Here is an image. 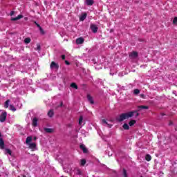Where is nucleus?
Here are the masks:
<instances>
[{"label":"nucleus","instance_id":"18","mask_svg":"<svg viewBox=\"0 0 177 177\" xmlns=\"http://www.w3.org/2000/svg\"><path fill=\"white\" fill-rule=\"evenodd\" d=\"M53 110H50L49 111H48V117H50V118H52V117H53Z\"/></svg>","mask_w":177,"mask_h":177},{"label":"nucleus","instance_id":"17","mask_svg":"<svg viewBox=\"0 0 177 177\" xmlns=\"http://www.w3.org/2000/svg\"><path fill=\"white\" fill-rule=\"evenodd\" d=\"M25 44H30L31 42V39L30 37H27L24 39Z\"/></svg>","mask_w":177,"mask_h":177},{"label":"nucleus","instance_id":"40","mask_svg":"<svg viewBox=\"0 0 177 177\" xmlns=\"http://www.w3.org/2000/svg\"><path fill=\"white\" fill-rule=\"evenodd\" d=\"M34 139H35V140H37V137H35Z\"/></svg>","mask_w":177,"mask_h":177},{"label":"nucleus","instance_id":"32","mask_svg":"<svg viewBox=\"0 0 177 177\" xmlns=\"http://www.w3.org/2000/svg\"><path fill=\"white\" fill-rule=\"evenodd\" d=\"M35 50H41V45L37 44V48H35Z\"/></svg>","mask_w":177,"mask_h":177},{"label":"nucleus","instance_id":"19","mask_svg":"<svg viewBox=\"0 0 177 177\" xmlns=\"http://www.w3.org/2000/svg\"><path fill=\"white\" fill-rule=\"evenodd\" d=\"M102 124H106L109 128H111V124H109L106 120H102Z\"/></svg>","mask_w":177,"mask_h":177},{"label":"nucleus","instance_id":"9","mask_svg":"<svg viewBox=\"0 0 177 177\" xmlns=\"http://www.w3.org/2000/svg\"><path fill=\"white\" fill-rule=\"evenodd\" d=\"M29 145V148L31 149V150H35V147H37V145L35 143H30L28 144Z\"/></svg>","mask_w":177,"mask_h":177},{"label":"nucleus","instance_id":"5","mask_svg":"<svg viewBox=\"0 0 177 177\" xmlns=\"http://www.w3.org/2000/svg\"><path fill=\"white\" fill-rule=\"evenodd\" d=\"M32 127H38V119L35 118L32 122Z\"/></svg>","mask_w":177,"mask_h":177},{"label":"nucleus","instance_id":"26","mask_svg":"<svg viewBox=\"0 0 177 177\" xmlns=\"http://www.w3.org/2000/svg\"><path fill=\"white\" fill-rule=\"evenodd\" d=\"M138 109H140L141 110H142V109L147 110V109H149V106H138Z\"/></svg>","mask_w":177,"mask_h":177},{"label":"nucleus","instance_id":"22","mask_svg":"<svg viewBox=\"0 0 177 177\" xmlns=\"http://www.w3.org/2000/svg\"><path fill=\"white\" fill-rule=\"evenodd\" d=\"M10 100H7L5 102V105L4 106L6 107V109H8V107H9V103H10Z\"/></svg>","mask_w":177,"mask_h":177},{"label":"nucleus","instance_id":"33","mask_svg":"<svg viewBox=\"0 0 177 177\" xmlns=\"http://www.w3.org/2000/svg\"><path fill=\"white\" fill-rule=\"evenodd\" d=\"M173 24H177V17H174V20H173Z\"/></svg>","mask_w":177,"mask_h":177},{"label":"nucleus","instance_id":"28","mask_svg":"<svg viewBox=\"0 0 177 177\" xmlns=\"http://www.w3.org/2000/svg\"><path fill=\"white\" fill-rule=\"evenodd\" d=\"M133 93L134 95H139V93H140V91H139V89H135Z\"/></svg>","mask_w":177,"mask_h":177},{"label":"nucleus","instance_id":"31","mask_svg":"<svg viewBox=\"0 0 177 177\" xmlns=\"http://www.w3.org/2000/svg\"><path fill=\"white\" fill-rule=\"evenodd\" d=\"M85 164H86V160H85V159H82L81 160V165L84 166Z\"/></svg>","mask_w":177,"mask_h":177},{"label":"nucleus","instance_id":"27","mask_svg":"<svg viewBox=\"0 0 177 177\" xmlns=\"http://www.w3.org/2000/svg\"><path fill=\"white\" fill-rule=\"evenodd\" d=\"M123 128L126 130L129 129V125H128V124L125 123L123 124Z\"/></svg>","mask_w":177,"mask_h":177},{"label":"nucleus","instance_id":"14","mask_svg":"<svg viewBox=\"0 0 177 177\" xmlns=\"http://www.w3.org/2000/svg\"><path fill=\"white\" fill-rule=\"evenodd\" d=\"M80 149H82L83 153H88V149H86V147H85L84 145H81Z\"/></svg>","mask_w":177,"mask_h":177},{"label":"nucleus","instance_id":"15","mask_svg":"<svg viewBox=\"0 0 177 177\" xmlns=\"http://www.w3.org/2000/svg\"><path fill=\"white\" fill-rule=\"evenodd\" d=\"M32 140V137L31 136H28L26 138V145H29L30 143H31V141Z\"/></svg>","mask_w":177,"mask_h":177},{"label":"nucleus","instance_id":"4","mask_svg":"<svg viewBox=\"0 0 177 177\" xmlns=\"http://www.w3.org/2000/svg\"><path fill=\"white\" fill-rule=\"evenodd\" d=\"M86 16H88L86 12L82 14V15L80 17V21H84V20L86 19Z\"/></svg>","mask_w":177,"mask_h":177},{"label":"nucleus","instance_id":"2","mask_svg":"<svg viewBox=\"0 0 177 177\" xmlns=\"http://www.w3.org/2000/svg\"><path fill=\"white\" fill-rule=\"evenodd\" d=\"M6 115H7L6 112H3V113H1V115H0L1 122H5V121H6Z\"/></svg>","mask_w":177,"mask_h":177},{"label":"nucleus","instance_id":"1","mask_svg":"<svg viewBox=\"0 0 177 177\" xmlns=\"http://www.w3.org/2000/svg\"><path fill=\"white\" fill-rule=\"evenodd\" d=\"M135 113H136V117H138L139 115V113L136 111L122 113L118 118V121L121 122L124 121V120L131 118V117H133Z\"/></svg>","mask_w":177,"mask_h":177},{"label":"nucleus","instance_id":"10","mask_svg":"<svg viewBox=\"0 0 177 177\" xmlns=\"http://www.w3.org/2000/svg\"><path fill=\"white\" fill-rule=\"evenodd\" d=\"M85 3L87 4L88 6H92L93 5V0H86Z\"/></svg>","mask_w":177,"mask_h":177},{"label":"nucleus","instance_id":"20","mask_svg":"<svg viewBox=\"0 0 177 177\" xmlns=\"http://www.w3.org/2000/svg\"><path fill=\"white\" fill-rule=\"evenodd\" d=\"M135 124H136V120H131L129 122V125L130 127H133V125H135Z\"/></svg>","mask_w":177,"mask_h":177},{"label":"nucleus","instance_id":"21","mask_svg":"<svg viewBox=\"0 0 177 177\" xmlns=\"http://www.w3.org/2000/svg\"><path fill=\"white\" fill-rule=\"evenodd\" d=\"M71 88H74V89H78V86L75 83H72L71 84Z\"/></svg>","mask_w":177,"mask_h":177},{"label":"nucleus","instance_id":"3","mask_svg":"<svg viewBox=\"0 0 177 177\" xmlns=\"http://www.w3.org/2000/svg\"><path fill=\"white\" fill-rule=\"evenodd\" d=\"M90 28L91 29V31L94 33H96L97 32V30H98V28L96 25L95 24H91V26H90Z\"/></svg>","mask_w":177,"mask_h":177},{"label":"nucleus","instance_id":"23","mask_svg":"<svg viewBox=\"0 0 177 177\" xmlns=\"http://www.w3.org/2000/svg\"><path fill=\"white\" fill-rule=\"evenodd\" d=\"M75 174H76V175H81V174H82L81 169H80L78 168L75 169Z\"/></svg>","mask_w":177,"mask_h":177},{"label":"nucleus","instance_id":"35","mask_svg":"<svg viewBox=\"0 0 177 177\" xmlns=\"http://www.w3.org/2000/svg\"><path fill=\"white\" fill-rule=\"evenodd\" d=\"M62 60H64L66 59V55H62Z\"/></svg>","mask_w":177,"mask_h":177},{"label":"nucleus","instance_id":"24","mask_svg":"<svg viewBox=\"0 0 177 177\" xmlns=\"http://www.w3.org/2000/svg\"><path fill=\"white\" fill-rule=\"evenodd\" d=\"M6 154H9V156H12V151L9 149H6Z\"/></svg>","mask_w":177,"mask_h":177},{"label":"nucleus","instance_id":"6","mask_svg":"<svg viewBox=\"0 0 177 177\" xmlns=\"http://www.w3.org/2000/svg\"><path fill=\"white\" fill-rule=\"evenodd\" d=\"M50 68H59V65L56 64L55 62H52L50 64Z\"/></svg>","mask_w":177,"mask_h":177},{"label":"nucleus","instance_id":"12","mask_svg":"<svg viewBox=\"0 0 177 177\" xmlns=\"http://www.w3.org/2000/svg\"><path fill=\"white\" fill-rule=\"evenodd\" d=\"M87 99L88 102L91 103V104H93V103H95V102L93 101V98L90 95H87Z\"/></svg>","mask_w":177,"mask_h":177},{"label":"nucleus","instance_id":"13","mask_svg":"<svg viewBox=\"0 0 177 177\" xmlns=\"http://www.w3.org/2000/svg\"><path fill=\"white\" fill-rule=\"evenodd\" d=\"M130 57H132L133 59H136V57H138V53L135 51H133V53H131L129 55Z\"/></svg>","mask_w":177,"mask_h":177},{"label":"nucleus","instance_id":"30","mask_svg":"<svg viewBox=\"0 0 177 177\" xmlns=\"http://www.w3.org/2000/svg\"><path fill=\"white\" fill-rule=\"evenodd\" d=\"M84 120V118H82V116H80V118H79V124L80 125H82V120Z\"/></svg>","mask_w":177,"mask_h":177},{"label":"nucleus","instance_id":"8","mask_svg":"<svg viewBox=\"0 0 177 177\" xmlns=\"http://www.w3.org/2000/svg\"><path fill=\"white\" fill-rule=\"evenodd\" d=\"M76 44H77V45H80L81 44H84V38L80 37V38L77 39H76Z\"/></svg>","mask_w":177,"mask_h":177},{"label":"nucleus","instance_id":"36","mask_svg":"<svg viewBox=\"0 0 177 177\" xmlns=\"http://www.w3.org/2000/svg\"><path fill=\"white\" fill-rule=\"evenodd\" d=\"M66 64H67V66H68L70 64V62H68V61H65Z\"/></svg>","mask_w":177,"mask_h":177},{"label":"nucleus","instance_id":"38","mask_svg":"<svg viewBox=\"0 0 177 177\" xmlns=\"http://www.w3.org/2000/svg\"><path fill=\"white\" fill-rule=\"evenodd\" d=\"M41 31V34H44V30L41 28V30H40Z\"/></svg>","mask_w":177,"mask_h":177},{"label":"nucleus","instance_id":"37","mask_svg":"<svg viewBox=\"0 0 177 177\" xmlns=\"http://www.w3.org/2000/svg\"><path fill=\"white\" fill-rule=\"evenodd\" d=\"M140 97H145V95H144V94H141V95H140Z\"/></svg>","mask_w":177,"mask_h":177},{"label":"nucleus","instance_id":"16","mask_svg":"<svg viewBox=\"0 0 177 177\" xmlns=\"http://www.w3.org/2000/svg\"><path fill=\"white\" fill-rule=\"evenodd\" d=\"M44 131L47 132V133H52V132H53V130L49 128H45Z\"/></svg>","mask_w":177,"mask_h":177},{"label":"nucleus","instance_id":"29","mask_svg":"<svg viewBox=\"0 0 177 177\" xmlns=\"http://www.w3.org/2000/svg\"><path fill=\"white\" fill-rule=\"evenodd\" d=\"M10 109L12 110V111H16V108L12 104L10 105Z\"/></svg>","mask_w":177,"mask_h":177},{"label":"nucleus","instance_id":"41","mask_svg":"<svg viewBox=\"0 0 177 177\" xmlns=\"http://www.w3.org/2000/svg\"><path fill=\"white\" fill-rule=\"evenodd\" d=\"M61 177H64V176H62Z\"/></svg>","mask_w":177,"mask_h":177},{"label":"nucleus","instance_id":"25","mask_svg":"<svg viewBox=\"0 0 177 177\" xmlns=\"http://www.w3.org/2000/svg\"><path fill=\"white\" fill-rule=\"evenodd\" d=\"M145 160L147 161H150L151 160V156L150 155H149V154L146 155Z\"/></svg>","mask_w":177,"mask_h":177},{"label":"nucleus","instance_id":"34","mask_svg":"<svg viewBox=\"0 0 177 177\" xmlns=\"http://www.w3.org/2000/svg\"><path fill=\"white\" fill-rule=\"evenodd\" d=\"M37 27L39 28L40 31H42V28L41 26H39V24H37Z\"/></svg>","mask_w":177,"mask_h":177},{"label":"nucleus","instance_id":"11","mask_svg":"<svg viewBox=\"0 0 177 177\" xmlns=\"http://www.w3.org/2000/svg\"><path fill=\"white\" fill-rule=\"evenodd\" d=\"M20 19H23V15H18L17 17L12 18L11 20H12V21H16L17 20H20Z\"/></svg>","mask_w":177,"mask_h":177},{"label":"nucleus","instance_id":"39","mask_svg":"<svg viewBox=\"0 0 177 177\" xmlns=\"http://www.w3.org/2000/svg\"><path fill=\"white\" fill-rule=\"evenodd\" d=\"M0 138H2V133L0 132Z\"/></svg>","mask_w":177,"mask_h":177},{"label":"nucleus","instance_id":"7","mask_svg":"<svg viewBox=\"0 0 177 177\" xmlns=\"http://www.w3.org/2000/svg\"><path fill=\"white\" fill-rule=\"evenodd\" d=\"M0 149H5V142L2 138H0Z\"/></svg>","mask_w":177,"mask_h":177}]
</instances>
